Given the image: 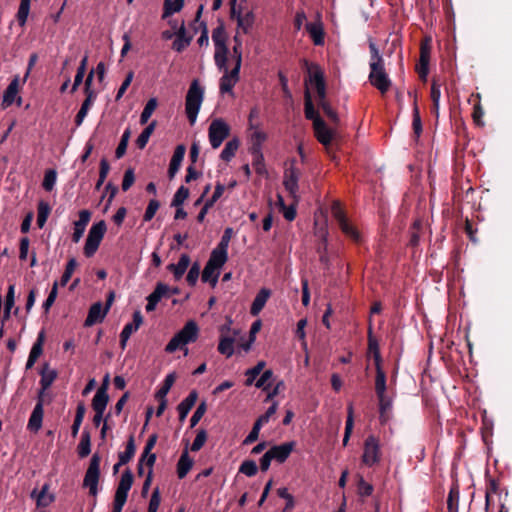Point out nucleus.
<instances>
[{"label": "nucleus", "instance_id": "nucleus-33", "mask_svg": "<svg viewBox=\"0 0 512 512\" xmlns=\"http://www.w3.org/2000/svg\"><path fill=\"white\" fill-rule=\"evenodd\" d=\"M379 419L381 423H387L392 417L393 399L389 396L378 398Z\"/></svg>", "mask_w": 512, "mask_h": 512}, {"label": "nucleus", "instance_id": "nucleus-10", "mask_svg": "<svg viewBox=\"0 0 512 512\" xmlns=\"http://www.w3.org/2000/svg\"><path fill=\"white\" fill-rule=\"evenodd\" d=\"M296 160L293 159L290 163V166L285 169L283 175V185L286 191L290 194V196L298 201V191H299V179L301 176V171L296 167Z\"/></svg>", "mask_w": 512, "mask_h": 512}, {"label": "nucleus", "instance_id": "nucleus-46", "mask_svg": "<svg viewBox=\"0 0 512 512\" xmlns=\"http://www.w3.org/2000/svg\"><path fill=\"white\" fill-rule=\"evenodd\" d=\"M30 3H31V0H21L20 1V5L18 8L16 17H17L18 24L21 27H24L27 22L28 15L30 12Z\"/></svg>", "mask_w": 512, "mask_h": 512}, {"label": "nucleus", "instance_id": "nucleus-29", "mask_svg": "<svg viewBox=\"0 0 512 512\" xmlns=\"http://www.w3.org/2000/svg\"><path fill=\"white\" fill-rule=\"evenodd\" d=\"M235 20L237 22V29L241 30L243 34H248L255 24V14L253 10L250 9Z\"/></svg>", "mask_w": 512, "mask_h": 512}, {"label": "nucleus", "instance_id": "nucleus-4", "mask_svg": "<svg viewBox=\"0 0 512 512\" xmlns=\"http://www.w3.org/2000/svg\"><path fill=\"white\" fill-rule=\"evenodd\" d=\"M203 98V87L200 86L198 80H193L190 84L185 99V112L191 125L195 124L197 120Z\"/></svg>", "mask_w": 512, "mask_h": 512}, {"label": "nucleus", "instance_id": "nucleus-40", "mask_svg": "<svg viewBox=\"0 0 512 512\" xmlns=\"http://www.w3.org/2000/svg\"><path fill=\"white\" fill-rule=\"evenodd\" d=\"M156 125H157L156 121H152L151 123H149L146 126V128L137 137L136 145L139 149L145 148V146L147 145V143L149 141L150 136L152 135V133L154 132V130L156 128Z\"/></svg>", "mask_w": 512, "mask_h": 512}, {"label": "nucleus", "instance_id": "nucleus-38", "mask_svg": "<svg viewBox=\"0 0 512 512\" xmlns=\"http://www.w3.org/2000/svg\"><path fill=\"white\" fill-rule=\"evenodd\" d=\"M143 323V317L140 311H135L133 313V322L127 323L120 334L127 336L130 338V336L136 332L140 326Z\"/></svg>", "mask_w": 512, "mask_h": 512}, {"label": "nucleus", "instance_id": "nucleus-31", "mask_svg": "<svg viewBox=\"0 0 512 512\" xmlns=\"http://www.w3.org/2000/svg\"><path fill=\"white\" fill-rule=\"evenodd\" d=\"M197 397H198L197 392L191 391L189 393V395L178 404L177 410L179 413V419L181 421H183L187 417L188 413L190 412L192 407L195 405V403L197 401Z\"/></svg>", "mask_w": 512, "mask_h": 512}, {"label": "nucleus", "instance_id": "nucleus-62", "mask_svg": "<svg viewBox=\"0 0 512 512\" xmlns=\"http://www.w3.org/2000/svg\"><path fill=\"white\" fill-rule=\"evenodd\" d=\"M57 180V173L55 170H48L46 171L43 179L42 186L43 188L50 192L53 190Z\"/></svg>", "mask_w": 512, "mask_h": 512}, {"label": "nucleus", "instance_id": "nucleus-41", "mask_svg": "<svg viewBox=\"0 0 512 512\" xmlns=\"http://www.w3.org/2000/svg\"><path fill=\"white\" fill-rule=\"evenodd\" d=\"M15 304V285L11 284L8 287L7 295H6V301L4 305V313H3V322L9 319L11 314V309L13 308Z\"/></svg>", "mask_w": 512, "mask_h": 512}, {"label": "nucleus", "instance_id": "nucleus-28", "mask_svg": "<svg viewBox=\"0 0 512 512\" xmlns=\"http://www.w3.org/2000/svg\"><path fill=\"white\" fill-rule=\"evenodd\" d=\"M270 295L271 291L267 288H262L257 293L250 308L251 315L257 316L262 311Z\"/></svg>", "mask_w": 512, "mask_h": 512}, {"label": "nucleus", "instance_id": "nucleus-20", "mask_svg": "<svg viewBox=\"0 0 512 512\" xmlns=\"http://www.w3.org/2000/svg\"><path fill=\"white\" fill-rule=\"evenodd\" d=\"M43 400L40 398L38 402L36 403L30 418L28 420L27 428L31 432H38L42 427V421H43Z\"/></svg>", "mask_w": 512, "mask_h": 512}, {"label": "nucleus", "instance_id": "nucleus-19", "mask_svg": "<svg viewBox=\"0 0 512 512\" xmlns=\"http://www.w3.org/2000/svg\"><path fill=\"white\" fill-rule=\"evenodd\" d=\"M91 219V212L89 210H81L79 211V219L74 222L72 241L74 243H78L82 238L86 226L88 225Z\"/></svg>", "mask_w": 512, "mask_h": 512}, {"label": "nucleus", "instance_id": "nucleus-16", "mask_svg": "<svg viewBox=\"0 0 512 512\" xmlns=\"http://www.w3.org/2000/svg\"><path fill=\"white\" fill-rule=\"evenodd\" d=\"M429 41V39H426V42L421 44L419 63L416 67L419 77L424 81L427 79L429 73V62L431 53Z\"/></svg>", "mask_w": 512, "mask_h": 512}, {"label": "nucleus", "instance_id": "nucleus-23", "mask_svg": "<svg viewBox=\"0 0 512 512\" xmlns=\"http://www.w3.org/2000/svg\"><path fill=\"white\" fill-rule=\"evenodd\" d=\"M317 140L324 146H328L333 138V132L329 129L323 119H317L313 125Z\"/></svg>", "mask_w": 512, "mask_h": 512}, {"label": "nucleus", "instance_id": "nucleus-59", "mask_svg": "<svg viewBox=\"0 0 512 512\" xmlns=\"http://www.w3.org/2000/svg\"><path fill=\"white\" fill-rule=\"evenodd\" d=\"M43 342H44V332L41 331L37 337L36 342L33 344L32 348L30 350L29 357L36 359V360L40 357V355L43 352Z\"/></svg>", "mask_w": 512, "mask_h": 512}, {"label": "nucleus", "instance_id": "nucleus-45", "mask_svg": "<svg viewBox=\"0 0 512 512\" xmlns=\"http://www.w3.org/2000/svg\"><path fill=\"white\" fill-rule=\"evenodd\" d=\"M305 117L308 120H312L313 124L317 122V119H322L319 114L314 109V105L312 103V99L308 90L305 92V107H304Z\"/></svg>", "mask_w": 512, "mask_h": 512}, {"label": "nucleus", "instance_id": "nucleus-64", "mask_svg": "<svg viewBox=\"0 0 512 512\" xmlns=\"http://www.w3.org/2000/svg\"><path fill=\"white\" fill-rule=\"evenodd\" d=\"M56 376H57V374L54 370L42 371L40 384L42 386L43 391L52 385Z\"/></svg>", "mask_w": 512, "mask_h": 512}, {"label": "nucleus", "instance_id": "nucleus-39", "mask_svg": "<svg viewBox=\"0 0 512 512\" xmlns=\"http://www.w3.org/2000/svg\"><path fill=\"white\" fill-rule=\"evenodd\" d=\"M239 148V140L237 138H233L229 140L223 150L221 151L220 158L226 162H229L236 154V151Z\"/></svg>", "mask_w": 512, "mask_h": 512}, {"label": "nucleus", "instance_id": "nucleus-8", "mask_svg": "<svg viewBox=\"0 0 512 512\" xmlns=\"http://www.w3.org/2000/svg\"><path fill=\"white\" fill-rule=\"evenodd\" d=\"M212 40L215 46L214 61L216 67H223L227 62L228 48L226 46V34L223 27H217L212 32Z\"/></svg>", "mask_w": 512, "mask_h": 512}, {"label": "nucleus", "instance_id": "nucleus-57", "mask_svg": "<svg viewBox=\"0 0 512 512\" xmlns=\"http://www.w3.org/2000/svg\"><path fill=\"white\" fill-rule=\"evenodd\" d=\"M440 97H441L440 84H438L435 80H433L432 85H431V99L433 102V109H434L436 116H438Z\"/></svg>", "mask_w": 512, "mask_h": 512}, {"label": "nucleus", "instance_id": "nucleus-25", "mask_svg": "<svg viewBox=\"0 0 512 512\" xmlns=\"http://www.w3.org/2000/svg\"><path fill=\"white\" fill-rule=\"evenodd\" d=\"M185 146L184 145H178L173 153V156L170 160L169 169H168V176L170 179H173L178 172L180 165L183 161L184 155H185Z\"/></svg>", "mask_w": 512, "mask_h": 512}, {"label": "nucleus", "instance_id": "nucleus-56", "mask_svg": "<svg viewBox=\"0 0 512 512\" xmlns=\"http://www.w3.org/2000/svg\"><path fill=\"white\" fill-rule=\"evenodd\" d=\"M258 467L255 461L245 460L239 467V473H242L248 477H253L257 474Z\"/></svg>", "mask_w": 512, "mask_h": 512}, {"label": "nucleus", "instance_id": "nucleus-35", "mask_svg": "<svg viewBox=\"0 0 512 512\" xmlns=\"http://www.w3.org/2000/svg\"><path fill=\"white\" fill-rule=\"evenodd\" d=\"M376 369V377H375V392L377 398H382L388 396L386 394L387 384H386V374L381 367H375Z\"/></svg>", "mask_w": 512, "mask_h": 512}, {"label": "nucleus", "instance_id": "nucleus-14", "mask_svg": "<svg viewBox=\"0 0 512 512\" xmlns=\"http://www.w3.org/2000/svg\"><path fill=\"white\" fill-rule=\"evenodd\" d=\"M249 129L252 131L249 135V152L259 155V151H262V146L267 140V134L259 128L258 124L250 123Z\"/></svg>", "mask_w": 512, "mask_h": 512}, {"label": "nucleus", "instance_id": "nucleus-61", "mask_svg": "<svg viewBox=\"0 0 512 512\" xmlns=\"http://www.w3.org/2000/svg\"><path fill=\"white\" fill-rule=\"evenodd\" d=\"M175 381V375L173 373L168 374L165 377L163 386L156 393V397L159 399H164L169 390L171 389L173 383Z\"/></svg>", "mask_w": 512, "mask_h": 512}, {"label": "nucleus", "instance_id": "nucleus-63", "mask_svg": "<svg viewBox=\"0 0 512 512\" xmlns=\"http://www.w3.org/2000/svg\"><path fill=\"white\" fill-rule=\"evenodd\" d=\"M207 440V432L204 429H201L197 432V435L191 444V450L193 452L199 451L205 444Z\"/></svg>", "mask_w": 512, "mask_h": 512}, {"label": "nucleus", "instance_id": "nucleus-24", "mask_svg": "<svg viewBox=\"0 0 512 512\" xmlns=\"http://www.w3.org/2000/svg\"><path fill=\"white\" fill-rule=\"evenodd\" d=\"M20 78L16 75L7 86L3 94L2 106L9 107L15 102L16 96L19 92Z\"/></svg>", "mask_w": 512, "mask_h": 512}, {"label": "nucleus", "instance_id": "nucleus-12", "mask_svg": "<svg viewBox=\"0 0 512 512\" xmlns=\"http://www.w3.org/2000/svg\"><path fill=\"white\" fill-rule=\"evenodd\" d=\"M380 461V442L373 436L369 435L363 448L362 462L368 467H372Z\"/></svg>", "mask_w": 512, "mask_h": 512}, {"label": "nucleus", "instance_id": "nucleus-11", "mask_svg": "<svg viewBox=\"0 0 512 512\" xmlns=\"http://www.w3.org/2000/svg\"><path fill=\"white\" fill-rule=\"evenodd\" d=\"M331 213L334 219L337 221L342 232L354 241H359L360 234L357 229L351 223H349L343 209L341 208L340 203H333Z\"/></svg>", "mask_w": 512, "mask_h": 512}, {"label": "nucleus", "instance_id": "nucleus-60", "mask_svg": "<svg viewBox=\"0 0 512 512\" xmlns=\"http://www.w3.org/2000/svg\"><path fill=\"white\" fill-rule=\"evenodd\" d=\"M247 10L246 0H243V6L237 3V0H230V17L232 19L238 18L240 15L245 14Z\"/></svg>", "mask_w": 512, "mask_h": 512}, {"label": "nucleus", "instance_id": "nucleus-52", "mask_svg": "<svg viewBox=\"0 0 512 512\" xmlns=\"http://www.w3.org/2000/svg\"><path fill=\"white\" fill-rule=\"evenodd\" d=\"M448 512H458L459 508V489L452 487L447 499Z\"/></svg>", "mask_w": 512, "mask_h": 512}, {"label": "nucleus", "instance_id": "nucleus-2", "mask_svg": "<svg viewBox=\"0 0 512 512\" xmlns=\"http://www.w3.org/2000/svg\"><path fill=\"white\" fill-rule=\"evenodd\" d=\"M199 334L200 328L196 321H187L185 325L167 343L165 346V352L171 354L177 350H182L184 352V356H187L189 353L187 345L196 342Z\"/></svg>", "mask_w": 512, "mask_h": 512}, {"label": "nucleus", "instance_id": "nucleus-36", "mask_svg": "<svg viewBox=\"0 0 512 512\" xmlns=\"http://www.w3.org/2000/svg\"><path fill=\"white\" fill-rule=\"evenodd\" d=\"M368 352L373 357L375 367H381V355H380V349L378 341L372 336L371 328L369 329V336H368Z\"/></svg>", "mask_w": 512, "mask_h": 512}, {"label": "nucleus", "instance_id": "nucleus-27", "mask_svg": "<svg viewBox=\"0 0 512 512\" xmlns=\"http://www.w3.org/2000/svg\"><path fill=\"white\" fill-rule=\"evenodd\" d=\"M305 27L315 45L324 44V29L320 21L308 22Z\"/></svg>", "mask_w": 512, "mask_h": 512}, {"label": "nucleus", "instance_id": "nucleus-37", "mask_svg": "<svg viewBox=\"0 0 512 512\" xmlns=\"http://www.w3.org/2000/svg\"><path fill=\"white\" fill-rule=\"evenodd\" d=\"M218 352L230 358L234 354V338L221 335L218 343Z\"/></svg>", "mask_w": 512, "mask_h": 512}, {"label": "nucleus", "instance_id": "nucleus-5", "mask_svg": "<svg viewBox=\"0 0 512 512\" xmlns=\"http://www.w3.org/2000/svg\"><path fill=\"white\" fill-rule=\"evenodd\" d=\"M100 462V456L97 453L93 454L83 480V486L88 488L89 494L94 497L97 496L99 492Z\"/></svg>", "mask_w": 512, "mask_h": 512}, {"label": "nucleus", "instance_id": "nucleus-53", "mask_svg": "<svg viewBox=\"0 0 512 512\" xmlns=\"http://www.w3.org/2000/svg\"><path fill=\"white\" fill-rule=\"evenodd\" d=\"M91 452L90 435L88 432H83L80 443L78 445V454L81 458L88 456Z\"/></svg>", "mask_w": 512, "mask_h": 512}, {"label": "nucleus", "instance_id": "nucleus-15", "mask_svg": "<svg viewBox=\"0 0 512 512\" xmlns=\"http://www.w3.org/2000/svg\"><path fill=\"white\" fill-rule=\"evenodd\" d=\"M170 288L164 283H157L154 291L147 296L146 311L152 312L156 309L158 303L163 297H169Z\"/></svg>", "mask_w": 512, "mask_h": 512}, {"label": "nucleus", "instance_id": "nucleus-34", "mask_svg": "<svg viewBox=\"0 0 512 512\" xmlns=\"http://www.w3.org/2000/svg\"><path fill=\"white\" fill-rule=\"evenodd\" d=\"M233 234V229L228 227L224 230V233L220 239L218 245L212 250V253L217 254L221 257L228 259V246Z\"/></svg>", "mask_w": 512, "mask_h": 512}, {"label": "nucleus", "instance_id": "nucleus-13", "mask_svg": "<svg viewBox=\"0 0 512 512\" xmlns=\"http://www.w3.org/2000/svg\"><path fill=\"white\" fill-rule=\"evenodd\" d=\"M93 70L88 74L86 80H85V94H86V99L83 101L76 117H75V124L77 127H79L85 117L87 116V113L91 107V105L93 104L94 100H95V93L94 91L91 89V84H92V79H93Z\"/></svg>", "mask_w": 512, "mask_h": 512}, {"label": "nucleus", "instance_id": "nucleus-6", "mask_svg": "<svg viewBox=\"0 0 512 512\" xmlns=\"http://www.w3.org/2000/svg\"><path fill=\"white\" fill-rule=\"evenodd\" d=\"M227 259L211 252L210 257L202 271V281L215 287L218 283L220 270Z\"/></svg>", "mask_w": 512, "mask_h": 512}, {"label": "nucleus", "instance_id": "nucleus-18", "mask_svg": "<svg viewBox=\"0 0 512 512\" xmlns=\"http://www.w3.org/2000/svg\"><path fill=\"white\" fill-rule=\"evenodd\" d=\"M294 447L295 442L291 441L280 445H274L268 450V452L270 453L272 460L283 463L288 459Z\"/></svg>", "mask_w": 512, "mask_h": 512}, {"label": "nucleus", "instance_id": "nucleus-42", "mask_svg": "<svg viewBox=\"0 0 512 512\" xmlns=\"http://www.w3.org/2000/svg\"><path fill=\"white\" fill-rule=\"evenodd\" d=\"M106 223L105 221L101 220L99 222L94 223L91 228L89 229L88 236L99 243H101L105 232H106Z\"/></svg>", "mask_w": 512, "mask_h": 512}, {"label": "nucleus", "instance_id": "nucleus-44", "mask_svg": "<svg viewBox=\"0 0 512 512\" xmlns=\"http://www.w3.org/2000/svg\"><path fill=\"white\" fill-rule=\"evenodd\" d=\"M184 6V0H164L163 18H167L174 13L181 11Z\"/></svg>", "mask_w": 512, "mask_h": 512}, {"label": "nucleus", "instance_id": "nucleus-49", "mask_svg": "<svg viewBox=\"0 0 512 512\" xmlns=\"http://www.w3.org/2000/svg\"><path fill=\"white\" fill-rule=\"evenodd\" d=\"M135 443L133 436H130L125 451L119 453L120 464H127L135 454Z\"/></svg>", "mask_w": 512, "mask_h": 512}, {"label": "nucleus", "instance_id": "nucleus-43", "mask_svg": "<svg viewBox=\"0 0 512 512\" xmlns=\"http://www.w3.org/2000/svg\"><path fill=\"white\" fill-rule=\"evenodd\" d=\"M51 207L45 201H40L37 207V225L39 228H43L48 216L50 214Z\"/></svg>", "mask_w": 512, "mask_h": 512}, {"label": "nucleus", "instance_id": "nucleus-32", "mask_svg": "<svg viewBox=\"0 0 512 512\" xmlns=\"http://www.w3.org/2000/svg\"><path fill=\"white\" fill-rule=\"evenodd\" d=\"M193 459L189 456L188 449L182 452L178 462H177V475L180 479L186 477L191 468L193 467Z\"/></svg>", "mask_w": 512, "mask_h": 512}, {"label": "nucleus", "instance_id": "nucleus-22", "mask_svg": "<svg viewBox=\"0 0 512 512\" xmlns=\"http://www.w3.org/2000/svg\"><path fill=\"white\" fill-rule=\"evenodd\" d=\"M132 484L133 474L130 469H126L121 475L120 481L115 492V497L127 500L128 493L132 487Z\"/></svg>", "mask_w": 512, "mask_h": 512}, {"label": "nucleus", "instance_id": "nucleus-3", "mask_svg": "<svg viewBox=\"0 0 512 512\" xmlns=\"http://www.w3.org/2000/svg\"><path fill=\"white\" fill-rule=\"evenodd\" d=\"M309 83L313 86L317 92L318 96V104L322 108L323 112L326 116L337 123L339 118L334 109L330 106V104L325 100L326 97V87L324 82L323 73L317 68L316 70L309 73Z\"/></svg>", "mask_w": 512, "mask_h": 512}, {"label": "nucleus", "instance_id": "nucleus-9", "mask_svg": "<svg viewBox=\"0 0 512 512\" xmlns=\"http://www.w3.org/2000/svg\"><path fill=\"white\" fill-rule=\"evenodd\" d=\"M220 72H223L222 77L219 81V91L221 94H231L233 95V88L237 84L240 78V69L238 67H233L231 70L227 67V62H224L223 67H217Z\"/></svg>", "mask_w": 512, "mask_h": 512}, {"label": "nucleus", "instance_id": "nucleus-48", "mask_svg": "<svg viewBox=\"0 0 512 512\" xmlns=\"http://www.w3.org/2000/svg\"><path fill=\"white\" fill-rule=\"evenodd\" d=\"M158 102L156 98H150L144 106V109L140 115V124L144 125L148 122L155 109L157 108Z\"/></svg>", "mask_w": 512, "mask_h": 512}, {"label": "nucleus", "instance_id": "nucleus-26", "mask_svg": "<svg viewBox=\"0 0 512 512\" xmlns=\"http://www.w3.org/2000/svg\"><path fill=\"white\" fill-rule=\"evenodd\" d=\"M109 401V395L107 393V386L103 384L96 391L93 400H92V408L94 411H102L105 412L107 404Z\"/></svg>", "mask_w": 512, "mask_h": 512}, {"label": "nucleus", "instance_id": "nucleus-51", "mask_svg": "<svg viewBox=\"0 0 512 512\" xmlns=\"http://www.w3.org/2000/svg\"><path fill=\"white\" fill-rule=\"evenodd\" d=\"M130 135H131V131L129 128H127L122 136H121V139H120V142L116 148V151H115V157L117 159H120L122 158L125 153H126V150H127V146H128V142H129V139H130Z\"/></svg>", "mask_w": 512, "mask_h": 512}, {"label": "nucleus", "instance_id": "nucleus-55", "mask_svg": "<svg viewBox=\"0 0 512 512\" xmlns=\"http://www.w3.org/2000/svg\"><path fill=\"white\" fill-rule=\"evenodd\" d=\"M353 406L352 405H349L348 406V409H347V419H346V424H345V433H344V437H343V445H347L348 441H349V438H350V435L352 433V430H353V425H354V420H353Z\"/></svg>", "mask_w": 512, "mask_h": 512}, {"label": "nucleus", "instance_id": "nucleus-21", "mask_svg": "<svg viewBox=\"0 0 512 512\" xmlns=\"http://www.w3.org/2000/svg\"><path fill=\"white\" fill-rule=\"evenodd\" d=\"M49 488L50 485L45 483L39 492H37V489H34L31 492V497L36 498V506L38 508L47 507L55 501V495L53 493H49Z\"/></svg>", "mask_w": 512, "mask_h": 512}, {"label": "nucleus", "instance_id": "nucleus-17", "mask_svg": "<svg viewBox=\"0 0 512 512\" xmlns=\"http://www.w3.org/2000/svg\"><path fill=\"white\" fill-rule=\"evenodd\" d=\"M108 313V307H103L101 302H96L91 305L88 315L85 319L84 326L91 327L96 323H101Z\"/></svg>", "mask_w": 512, "mask_h": 512}, {"label": "nucleus", "instance_id": "nucleus-50", "mask_svg": "<svg viewBox=\"0 0 512 512\" xmlns=\"http://www.w3.org/2000/svg\"><path fill=\"white\" fill-rule=\"evenodd\" d=\"M266 363L264 361H259L254 367L246 370L245 376H246V382L245 384L247 386H250L254 383L257 376L261 373L263 368L265 367Z\"/></svg>", "mask_w": 512, "mask_h": 512}, {"label": "nucleus", "instance_id": "nucleus-1", "mask_svg": "<svg viewBox=\"0 0 512 512\" xmlns=\"http://www.w3.org/2000/svg\"><path fill=\"white\" fill-rule=\"evenodd\" d=\"M369 50L371 59L369 62L370 73L368 79L371 85L384 95L390 89L392 82L386 73L384 59L380 54L376 43L372 39H369Z\"/></svg>", "mask_w": 512, "mask_h": 512}, {"label": "nucleus", "instance_id": "nucleus-7", "mask_svg": "<svg viewBox=\"0 0 512 512\" xmlns=\"http://www.w3.org/2000/svg\"><path fill=\"white\" fill-rule=\"evenodd\" d=\"M230 127L221 118L214 119L208 129L209 142L213 149L221 146L223 141L229 136Z\"/></svg>", "mask_w": 512, "mask_h": 512}, {"label": "nucleus", "instance_id": "nucleus-30", "mask_svg": "<svg viewBox=\"0 0 512 512\" xmlns=\"http://www.w3.org/2000/svg\"><path fill=\"white\" fill-rule=\"evenodd\" d=\"M190 264V257L182 254L176 264H169L167 269L173 273L175 280H180L185 274Z\"/></svg>", "mask_w": 512, "mask_h": 512}, {"label": "nucleus", "instance_id": "nucleus-58", "mask_svg": "<svg viewBox=\"0 0 512 512\" xmlns=\"http://www.w3.org/2000/svg\"><path fill=\"white\" fill-rule=\"evenodd\" d=\"M76 266H77L76 259L75 258L69 259V261L66 264L65 271H64V273H63V275L61 276V279H60V284L62 286H65L69 282V280H70V278H71V276H72Z\"/></svg>", "mask_w": 512, "mask_h": 512}, {"label": "nucleus", "instance_id": "nucleus-47", "mask_svg": "<svg viewBox=\"0 0 512 512\" xmlns=\"http://www.w3.org/2000/svg\"><path fill=\"white\" fill-rule=\"evenodd\" d=\"M85 412H86V408H85V405L83 402H80L78 405H77V408H76V414H75V418H74V422H73V425L71 427V430H72V435L75 437L78 432H79V429H80V426L83 422V419H84V416H85Z\"/></svg>", "mask_w": 512, "mask_h": 512}, {"label": "nucleus", "instance_id": "nucleus-54", "mask_svg": "<svg viewBox=\"0 0 512 512\" xmlns=\"http://www.w3.org/2000/svg\"><path fill=\"white\" fill-rule=\"evenodd\" d=\"M189 197V189L185 186H180L173 196L171 205L174 207H180L183 205L185 200Z\"/></svg>", "mask_w": 512, "mask_h": 512}]
</instances>
